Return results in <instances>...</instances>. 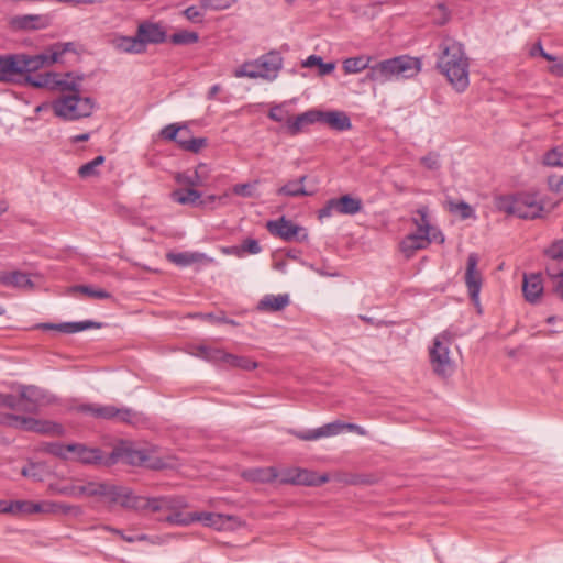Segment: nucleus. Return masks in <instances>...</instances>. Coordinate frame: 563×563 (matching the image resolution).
<instances>
[{"label":"nucleus","mask_w":563,"mask_h":563,"mask_svg":"<svg viewBox=\"0 0 563 563\" xmlns=\"http://www.w3.org/2000/svg\"><path fill=\"white\" fill-rule=\"evenodd\" d=\"M206 144L205 137L179 139V146L192 153H198Z\"/></svg>","instance_id":"obj_48"},{"label":"nucleus","mask_w":563,"mask_h":563,"mask_svg":"<svg viewBox=\"0 0 563 563\" xmlns=\"http://www.w3.org/2000/svg\"><path fill=\"white\" fill-rule=\"evenodd\" d=\"M244 477L254 482H271L277 477V473L273 467L255 468L244 473Z\"/></svg>","instance_id":"obj_41"},{"label":"nucleus","mask_w":563,"mask_h":563,"mask_svg":"<svg viewBox=\"0 0 563 563\" xmlns=\"http://www.w3.org/2000/svg\"><path fill=\"white\" fill-rule=\"evenodd\" d=\"M106 158L102 155L95 157L92 161L81 165L78 169V175L81 178H89L99 175L98 167L104 163Z\"/></svg>","instance_id":"obj_42"},{"label":"nucleus","mask_w":563,"mask_h":563,"mask_svg":"<svg viewBox=\"0 0 563 563\" xmlns=\"http://www.w3.org/2000/svg\"><path fill=\"white\" fill-rule=\"evenodd\" d=\"M362 208V201L349 195L340 198L330 199L325 206L319 210V218H328L334 213L355 214Z\"/></svg>","instance_id":"obj_14"},{"label":"nucleus","mask_w":563,"mask_h":563,"mask_svg":"<svg viewBox=\"0 0 563 563\" xmlns=\"http://www.w3.org/2000/svg\"><path fill=\"white\" fill-rule=\"evenodd\" d=\"M243 249V255L249 254H258L262 251V247L258 244V241L255 239H246L241 244Z\"/></svg>","instance_id":"obj_59"},{"label":"nucleus","mask_w":563,"mask_h":563,"mask_svg":"<svg viewBox=\"0 0 563 563\" xmlns=\"http://www.w3.org/2000/svg\"><path fill=\"white\" fill-rule=\"evenodd\" d=\"M178 509H170L172 512L163 520L175 526H189L196 521V512H181Z\"/></svg>","instance_id":"obj_39"},{"label":"nucleus","mask_w":563,"mask_h":563,"mask_svg":"<svg viewBox=\"0 0 563 563\" xmlns=\"http://www.w3.org/2000/svg\"><path fill=\"white\" fill-rule=\"evenodd\" d=\"M1 514H26L31 515L30 500H15L8 505H2Z\"/></svg>","instance_id":"obj_46"},{"label":"nucleus","mask_w":563,"mask_h":563,"mask_svg":"<svg viewBox=\"0 0 563 563\" xmlns=\"http://www.w3.org/2000/svg\"><path fill=\"white\" fill-rule=\"evenodd\" d=\"M77 410L82 413L91 415L99 419H115L121 422H132L135 413L130 409H119L111 405H96V404H85L80 405Z\"/></svg>","instance_id":"obj_11"},{"label":"nucleus","mask_w":563,"mask_h":563,"mask_svg":"<svg viewBox=\"0 0 563 563\" xmlns=\"http://www.w3.org/2000/svg\"><path fill=\"white\" fill-rule=\"evenodd\" d=\"M120 455L128 464L143 466L151 470H163L169 466V463L157 456L154 451L145 449L125 448Z\"/></svg>","instance_id":"obj_10"},{"label":"nucleus","mask_w":563,"mask_h":563,"mask_svg":"<svg viewBox=\"0 0 563 563\" xmlns=\"http://www.w3.org/2000/svg\"><path fill=\"white\" fill-rule=\"evenodd\" d=\"M437 240V234H433V236H427V235H415V234H408L400 243V250L404 253V255L409 258L411 257L417 251L428 247V245Z\"/></svg>","instance_id":"obj_26"},{"label":"nucleus","mask_w":563,"mask_h":563,"mask_svg":"<svg viewBox=\"0 0 563 563\" xmlns=\"http://www.w3.org/2000/svg\"><path fill=\"white\" fill-rule=\"evenodd\" d=\"M347 430L351 432H355L358 435H367V431L355 423L342 422V421H333L327 424H323L320 428L311 429V430H290L289 432L295 435L297 439L302 441H316L321 438H329L340 434L342 431Z\"/></svg>","instance_id":"obj_8"},{"label":"nucleus","mask_w":563,"mask_h":563,"mask_svg":"<svg viewBox=\"0 0 563 563\" xmlns=\"http://www.w3.org/2000/svg\"><path fill=\"white\" fill-rule=\"evenodd\" d=\"M307 176H300L298 179L288 180L285 185L279 187L276 191L278 196L297 198L311 196L313 191H309L305 187Z\"/></svg>","instance_id":"obj_27"},{"label":"nucleus","mask_w":563,"mask_h":563,"mask_svg":"<svg viewBox=\"0 0 563 563\" xmlns=\"http://www.w3.org/2000/svg\"><path fill=\"white\" fill-rule=\"evenodd\" d=\"M371 62H372V57L367 56V55L350 57L343 62V70L345 74H357L364 69L369 70V67H372L369 65Z\"/></svg>","instance_id":"obj_37"},{"label":"nucleus","mask_w":563,"mask_h":563,"mask_svg":"<svg viewBox=\"0 0 563 563\" xmlns=\"http://www.w3.org/2000/svg\"><path fill=\"white\" fill-rule=\"evenodd\" d=\"M196 355L209 362L223 363L230 367L241 368L243 371H253L258 366L255 361L249 357L233 355L220 349L206 345L198 346Z\"/></svg>","instance_id":"obj_9"},{"label":"nucleus","mask_w":563,"mask_h":563,"mask_svg":"<svg viewBox=\"0 0 563 563\" xmlns=\"http://www.w3.org/2000/svg\"><path fill=\"white\" fill-rule=\"evenodd\" d=\"M169 41L174 45H189L199 41V35L196 32L181 30L170 35Z\"/></svg>","instance_id":"obj_45"},{"label":"nucleus","mask_w":563,"mask_h":563,"mask_svg":"<svg viewBox=\"0 0 563 563\" xmlns=\"http://www.w3.org/2000/svg\"><path fill=\"white\" fill-rule=\"evenodd\" d=\"M71 443L51 442L44 445V451L63 460L70 459Z\"/></svg>","instance_id":"obj_43"},{"label":"nucleus","mask_w":563,"mask_h":563,"mask_svg":"<svg viewBox=\"0 0 563 563\" xmlns=\"http://www.w3.org/2000/svg\"><path fill=\"white\" fill-rule=\"evenodd\" d=\"M3 422L12 428L33 431L38 433H49L55 426L47 421H41L31 417H23L18 415H8L3 418Z\"/></svg>","instance_id":"obj_17"},{"label":"nucleus","mask_w":563,"mask_h":563,"mask_svg":"<svg viewBox=\"0 0 563 563\" xmlns=\"http://www.w3.org/2000/svg\"><path fill=\"white\" fill-rule=\"evenodd\" d=\"M202 167H203V165H200L194 172L178 173L175 176L176 183L179 184V185L189 186L190 188L203 186L205 185V177L201 176V174L199 172V169L202 168Z\"/></svg>","instance_id":"obj_38"},{"label":"nucleus","mask_w":563,"mask_h":563,"mask_svg":"<svg viewBox=\"0 0 563 563\" xmlns=\"http://www.w3.org/2000/svg\"><path fill=\"white\" fill-rule=\"evenodd\" d=\"M268 118L275 122H285L287 124V120L290 119V114L283 104H278L271 108Z\"/></svg>","instance_id":"obj_51"},{"label":"nucleus","mask_w":563,"mask_h":563,"mask_svg":"<svg viewBox=\"0 0 563 563\" xmlns=\"http://www.w3.org/2000/svg\"><path fill=\"white\" fill-rule=\"evenodd\" d=\"M552 279H555V285L553 287V292L563 300V272L558 274H550Z\"/></svg>","instance_id":"obj_64"},{"label":"nucleus","mask_w":563,"mask_h":563,"mask_svg":"<svg viewBox=\"0 0 563 563\" xmlns=\"http://www.w3.org/2000/svg\"><path fill=\"white\" fill-rule=\"evenodd\" d=\"M421 69V62L408 55L397 56L372 65L366 78L371 81L385 84L393 80L412 78Z\"/></svg>","instance_id":"obj_3"},{"label":"nucleus","mask_w":563,"mask_h":563,"mask_svg":"<svg viewBox=\"0 0 563 563\" xmlns=\"http://www.w3.org/2000/svg\"><path fill=\"white\" fill-rule=\"evenodd\" d=\"M196 521H200L205 527L213 528L218 531L235 530L243 525L235 516L207 511L196 512Z\"/></svg>","instance_id":"obj_15"},{"label":"nucleus","mask_w":563,"mask_h":563,"mask_svg":"<svg viewBox=\"0 0 563 563\" xmlns=\"http://www.w3.org/2000/svg\"><path fill=\"white\" fill-rule=\"evenodd\" d=\"M256 183L236 184L233 186L232 191L236 196L251 198L255 196Z\"/></svg>","instance_id":"obj_53"},{"label":"nucleus","mask_w":563,"mask_h":563,"mask_svg":"<svg viewBox=\"0 0 563 563\" xmlns=\"http://www.w3.org/2000/svg\"><path fill=\"white\" fill-rule=\"evenodd\" d=\"M173 201L179 205L199 206L206 203L201 201V194L194 188L176 189L170 194Z\"/></svg>","instance_id":"obj_35"},{"label":"nucleus","mask_w":563,"mask_h":563,"mask_svg":"<svg viewBox=\"0 0 563 563\" xmlns=\"http://www.w3.org/2000/svg\"><path fill=\"white\" fill-rule=\"evenodd\" d=\"M100 497H104L111 504H119L123 508L132 509L135 495L128 487L104 483V489L101 490Z\"/></svg>","instance_id":"obj_18"},{"label":"nucleus","mask_w":563,"mask_h":563,"mask_svg":"<svg viewBox=\"0 0 563 563\" xmlns=\"http://www.w3.org/2000/svg\"><path fill=\"white\" fill-rule=\"evenodd\" d=\"M113 47L122 53L141 54L144 53L143 44L139 35L136 36H115L112 41Z\"/></svg>","instance_id":"obj_32"},{"label":"nucleus","mask_w":563,"mask_h":563,"mask_svg":"<svg viewBox=\"0 0 563 563\" xmlns=\"http://www.w3.org/2000/svg\"><path fill=\"white\" fill-rule=\"evenodd\" d=\"M478 262L479 258L476 253L468 254L464 276L470 298L475 305L479 303V292L483 284V276L478 269Z\"/></svg>","instance_id":"obj_13"},{"label":"nucleus","mask_w":563,"mask_h":563,"mask_svg":"<svg viewBox=\"0 0 563 563\" xmlns=\"http://www.w3.org/2000/svg\"><path fill=\"white\" fill-rule=\"evenodd\" d=\"M54 114L66 121L87 118L92 113L93 102L89 97L71 93L55 99L51 103Z\"/></svg>","instance_id":"obj_6"},{"label":"nucleus","mask_w":563,"mask_h":563,"mask_svg":"<svg viewBox=\"0 0 563 563\" xmlns=\"http://www.w3.org/2000/svg\"><path fill=\"white\" fill-rule=\"evenodd\" d=\"M522 292L525 299L530 303H536L543 294V283L540 274H525L522 282Z\"/></svg>","instance_id":"obj_24"},{"label":"nucleus","mask_w":563,"mask_h":563,"mask_svg":"<svg viewBox=\"0 0 563 563\" xmlns=\"http://www.w3.org/2000/svg\"><path fill=\"white\" fill-rule=\"evenodd\" d=\"M137 35L142 41L143 51L145 52L147 44H159L166 41L167 34L165 30L156 23H142L137 27Z\"/></svg>","instance_id":"obj_22"},{"label":"nucleus","mask_w":563,"mask_h":563,"mask_svg":"<svg viewBox=\"0 0 563 563\" xmlns=\"http://www.w3.org/2000/svg\"><path fill=\"white\" fill-rule=\"evenodd\" d=\"M40 328L45 330H57L63 333H77L92 328H100L99 323L93 321L64 322V323H42Z\"/></svg>","instance_id":"obj_30"},{"label":"nucleus","mask_w":563,"mask_h":563,"mask_svg":"<svg viewBox=\"0 0 563 563\" xmlns=\"http://www.w3.org/2000/svg\"><path fill=\"white\" fill-rule=\"evenodd\" d=\"M132 509L133 510H145L148 509L153 512L180 508L185 505L183 499H176L173 497H157V498H146L143 496L134 497Z\"/></svg>","instance_id":"obj_16"},{"label":"nucleus","mask_w":563,"mask_h":563,"mask_svg":"<svg viewBox=\"0 0 563 563\" xmlns=\"http://www.w3.org/2000/svg\"><path fill=\"white\" fill-rule=\"evenodd\" d=\"M468 67L463 45L452 38H444L439 45L437 68L457 92L465 91L470 85Z\"/></svg>","instance_id":"obj_2"},{"label":"nucleus","mask_w":563,"mask_h":563,"mask_svg":"<svg viewBox=\"0 0 563 563\" xmlns=\"http://www.w3.org/2000/svg\"><path fill=\"white\" fill-rule=\"evenodd\" d=\"M545 254L553 260H563V239L553 242L547 249Z\"/></svg>","instance_id":"obj_57"},{"label":"nucleus","mask_w":563,"mask_h":563,"mask_svg":"<svg viewBox=\"0 0 563 563\" xmlns=\"http://www.w3.org/2000/svg\"><path fill=\"white\" fill-rule=\"evenodd\" d=\"M296 474L290 478L295 484L307 486H320L329 481L327 474L319 475L308 470L297 468Z\"/></svg>","instance_id":"obj_33"},{"label":"nucleus","mask_w":563,"mask_h":563,"mask_svg":"<svg viewBox=\"0 0 563 563\" xmlns=\"http://www.w3.org/2000/svg\"><path fill=\"white\" fill-rule=\"evenodd\" d=\"M318 122L325 123L336 131H347L352 123L349 115L343 111H320L318 110Z\"/></svg>","instance_id":"obj_23"},{"label":"nucleus","mask_w":563,"mask_h":563,"mask_svg":"<svg viewBox=\"0 0 563 563\" xmlns=\"http://www.w3.org/2000/svg\"><path fill=\"white\" fill-rule=\"evenodd\" d=\"M69 51H74V44L70 42L55 43L37 55L22 53L0 55V82H12L16 76L58 63L62 56Z\"/></svg>","instance_id":"obj_1"},{"label":"nucleus","mask_w":563,"mask_h":563,"mask_svg":"<svg viewBox=\"0 0 563 563\" xmlns=\"http://www.w3.org/2000/svg\"><path fill=\"white\" fill-rule=\"evenodd\" d=\"M166 258L173 264L181 267H186L191 264L200 263L208 260V257L203 253L199 252H170L167 253Z\"/></svg>","instance_id":"obj_34"},{"label":"nucleus","mask_w":563,"mask_h":563,"mask_svg":"<svg viewBox=\"0 0 563 563\" xmlns=\"http://www.w3.org/2000/svg\"><path fill=\"white\" fill-rule=\"evenodd\" d=\"M234 0H201L203 9L224 10L229 8Z\"/></svg>","instance_id":"obj_56"},{"label":"nucleus","mask_w":563,"mask_h":563,"mask_svg":"<svg viewBox=\"0 0 563 563\" xmlns=\"http://www.w3.org/2000/svg\"><path fill=\"white\" fill-rule=\"evenodd\" d=\"M548 184L551 190L556 192H563V176L562 175H551L548 178Z\"/></svg>","instance_id":"obj_63"},{"label":"nucleus","mask_w":563,"mask_h":563,"mask_svg":"<svg viewBox=\"0 0 563 563\" xmlns=\"http://www.w3.org/2000/svg\"><path fill=\"white\" fill-rule=\"evenodd\" d=\"M451 211L453 212H459L462 217V219H467L470 217H472L473 214V209L471 208V206L464 201H461L459 203H455V205H451Z\"/></svg>","instance_id":"obj_61"},{"label":"nucleus","mask_w":563,"mask_h":563,"mask_svg":"<svg viewBox=\"0 0 563 563\" xmlns=\"http://www.w3.org/2000/svg\"><path fill=\"white\" fill-rule=\"evenodd\" d=\"M22 400L16 399L12 395H1L0 396V404L4 405L5 407H9L11 409H21L23 408L21 406Z\"/></svg>","instance_id":"obj_62"},{"label":"nucleus","mask_w":563,"mask_h":563,"mask_svg":"<svg viewBox=\"0 0 563 563\" xmlns=\"http://www.w3.org/2000/svg\"><path fill=\"white\" fill-rule=\"evenodd\" d=\"M180 131V126L176 124H168L161 131V136L168 141H174L179 145L178 133Z\"/></svg>","instance_id":"obj_55"},{"label":"nucleus","mask_w":563,"mask_h":563,"mask_svg":"<svg viewBox=\"0 0 563 563\" xmlns=\"http://www.w3.org/2000/svg\"><path fill=\"white\" fill-rule=\"evenodd\" d=\"M22 475L34 481H42L44 475V466L42 464L32 463L22 468Z\"/></svg>","instance_id":"obj_52"},{"label":"nucleus","mask_w":563,"mask_h":563,"mask_svg":"<svg viewBox=\"0 0 563 563\" xmlns=\"http://www.w3.org/2000/svg\"><path fill=\"white\" fill-rule=\"evenodd\" d=\"M106 482H87L81 486V496L96 497L101 495Z\"/></svg>","instance_id":"obj_50"},{"label":"nucleus","mask_w":563,"mask_h":563,"mask_svg":"<svg viewBox=\"0 0 563 563\" xmlns=\"http://www.w3.org/2000/svg\"><path fill=\"white\" fill-rule=\"evenodd\" d=\"M542 162L550 167H563V145L555 146L548 151Z\"/></svg>","instance_id":"obj_44"},{"label":"nucleus","mask_w":563,"mask_h":563,"mask_svg":"<svg viewBox=\"0 0 563 563\" xmlns=\"http://www.w3.org/2000/svg\"><path fill=\"white\" fill-rule=\"evenodd\" d=\"M57 507H58L57 514L73 515V516H80L82 514V509L80 506L69 505V504H65V503H58Z\"/></svg>","instance_id":"obj_60"},{"label":"nucleus","mask_w":563,"mask_h":563,"mask_svg":"<svg viewBox=\"0 0 563 563\" xmlns=\"http://www.w3.org/2000/svg\"><path fill=\"white\" fill-rule=\"evenodd\" d=\"M49 488L58 495L68 496V497H81V486L80 485H51Z\"/></svg>","instance_id":"obj_49"},{"label":"nucleus","mask_w":563,"mask_h":563,"mask_svg":"<svg viewBox=\"0 0 563 563\" xmlns=\"http://www.w3.org/2000/svg\"><path fill=\"white\" fill-rule=\"evenodd\" d=\"M318 122V110L306 111L296 118L287 120V131L290 135L299 134L306 125Z\"/></svg>","instance_id":"obj_31"},{"label":"nucleus","mask_w":563,"mask_h":563,"mask_svg":"<svg viewBox=\"0 0 563 563\" xmlns=\"http://www.w3.org/2000/svg\"><path fill=\"white\" fill-rule=\"evenodd\" d=\"M496 206L498 210L521 219H536L543 212L542 200L537 194L530 192L500 196Z\"/></svg>","instance_id":"obj_5"},{"label":"nucleus","mask_w":563,"mask_h":563,"mask_svg":"<svg viewBox=\"0 0 563 563\" xmlns=\"http://www.w3.org/2000/svg\"><path fill=\"white\" fill-rule=\"evenodd\" d=\"M21 400L25 402L23 409L29 412H36L37 409L48 402L45 390L36 386H23L20 391Z\"/></svg>","instance_id":"obj_21"},{"label":"nucleus","mask_w":563,"mask_h":563,"mask_svg":"<svg viewBox=\"0 0 563 563\" xmlns=\"http://www.w3.org/2000/svg\"><path fill=\"white\" fill-rule=\"evenodd\" d=\"M81 79H82L81 77H74L71 73H66L64 75L56 74L53 90L70 91L73 93H79Z\"/></svg>","instance_id":"obj_36"},{"label":"nucleus","mask_w":563,"mask_h":563,"mask_svg":"<svg viewBox=\"0 0 563 563\" xmlns=\"http://www.w3.org/2000/svg\"><path fill=\"white\" fill-rule=\"evenodd\" d=\"M56 73H43L36 76H26L25 80L33 87L36 88H48L54 89Z\"/></svg>","instance_id":"obj_40"},{"label":"nucleus","mask_w":563,"mask_h":563,"mask_svg":"<svg viewBox=\"0 0 563 563\" xmlns=\"http://www.w3.org/2000/svg\"><path fill=\"white\" fill-rule=\"evenodd\" d=\"M266 227L273 235L279 236L285 241L297 240L303 242L308 240L306 229L287 220L285 217L268 221Z\"/></svg>","instance_id":"obj_12"},{"label":"nucleus","mask_w":563,"mask_h":563,"mask_svg":"<svg viewBox=\"0 0 563 563\" xmlns=\"http://www.w3.org/2000/svg\"><path fill=\"white\" fill-rule=\"evenodd\" d=\"M70 291H79L88 297L96 299H109L111 298V294L103 289H96L91 286L87 285H78L70 288Z\"/></svg>","instance_id":"obj_47"},{"label":"nucleus","mask_w":563,"mask_h":563,"mask_svg":"<svg viewBox=\"0 0 563 563\" xmlns=\"http://www.w3.org/2000/svg\"><path fill=\"white\" fill-rule=\"evenodd\" d=\"M283 57L280 53L271 51L261 55L256 59L244 62L233 70L235 78L263 79L274 81L283 68Z\"/></svg>","instance_id":"obj_4"},{"label":"nucleus","mask_w":563,"mask_h":563,"mask_svg":"<svg viewBox=\"0 0 563 563\" xmlns=\"http://www.w3.org/2000/svg\"><path fill=\"white\" fill-rule=\"evenodd\" d=\"M420 163L429 170H437L440 168V155L435 152H430L420 158Z\"/></svg>","instance_id":"obj_54"},{"label":"nucleus","mask_w":563,"mask_h":563,"mask_svg":"<svg viewBox=\"0 0 563 563\" xmlns=\"http://www.w3.org/2000/svg\"><path fill=\"white\" fill-rule=\"evenodd\" d=\"M69 461H76L88 465H97L102 463L103 455L100 449L89 448L81 443H71Z\"/></svg>","instance_id":"obj_20"},{"label":"nucleus","mask_w":563,"mask_h":563,"mask_svg":"<svg viewBox=\"0 0 563 563\" xmlns=\"http://www.w3.org/2000/svg\"><path fill=\"white\" fill-rule=\"evenodd\" d=\"M412 222L416 225V231L411 234L415 235H427V236H433V234H437L441 236L440 242L444 241V238L441 235V233L437 232L435 228H433L428 219V208L427 207H420L416 211V217L412 218Z\"/></svg>","instance_id":"obj_28"},{"label":"nucleus","mask_w":563,"mask_h":563,"mask_svg":"<svg viewBox=\"0 0 563 563\" xmlns=\"http://www.w3.org/2000/svg\"><path fill=\"white\" fill-rule=\"evenodd\" d=\"M184 15L190 22L199 23L202 21L203 12L198 7L191 5L184 11Z\"/></svg>","instance_id":"obj_58"},{"label":"nucleus","mask_w":563,"mask_h":563,"mask_svg":"<svg viewBox=\"0 0 563 563\" xmlns=\"http://www.w3.org/2000/svg\"><path fill=\"white\" fill-rule=\"evenodd\" d=\"M51 20L45 14H24L11 19V26L20 31H37L48 27Z\"/></svg>","instance_id":"obj_19"},{"label":"nucleus","mask_w":563,"mask_h":563,"mask_svg":"<svg viewBox=\"0 0 563 563\" xmlns=\"http://www.w3.org/2000/svg\"><path fill=\"white\" fill-rule=\"evenodd\" d=\"M290 302L287 294L266 295L257 303V310L277 312L284 310Z\"/></svg>","instance_id":"obj_29"},{"label":"nucleus","mask_w":563,"mask_h":563,"mask_svg":"<svg viewBox=\"0 0 563 563\" xmlns=\"http://www.w3.org/2000/svg\"><path fill=\"white\" fill-rule=\"evenodd\" d=\"M451 339L446 333L437 335L429 350L430 364L433 372L440 377H449L453 374L455 364L450 352Z\"/></svg>","instance_id":"obj_7"},{"label":"nucleus","mask_w":563,"mask_h":563,"mask_svg":"<svg viewBox=\"0 0 563 563\" xmlns=\"http://www.w3.org/2000/svg\"><path fill=\"white\" fill-rule=\"evenodd\" d=\"M0 284L16 289H33L34 283L30 275L21 271L0 272Z\"/></svg>","instance_id":"obj_25"}]
</instances>
